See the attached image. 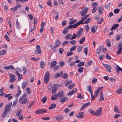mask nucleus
Listing matches in <instances>:
<instances>
[{
  "label": "nucleus",
  "instance_id": "obj_1",
  "mask_svg": "<svg viewBox=\"0 0 122 122\" xmlns=\"http://www.w3.org/2000/svg\"><path fill=\"white\" fill-rule=\"evenodd\" d=\"M12 102H11L5 106L4 110V113L2 115L3 117H5L9 111L12 104Z\"/></svg>",
  "mask_w": 122,
  "mask_h": 122
},
{
  "label": "nucleus",
  "instance_id": "obj_2",
  "mask_svg": "<svg viewBox=\"0 0 122 122\" xmlns=\"http://www.w3.org/2000/svg\"><path fill=\"white\" fill-rule=\"evenodd\" d=\"M26 94L25 93L23 95L22 97L20 98L19 100V101H20L21 100V103L22 104H25L27 103L28 104V102H27V99L26 97Z\"/></svg>",
  "mask_w": 122,
  "mask_h": 122
},
{
  "label": "nucleus",
  "instance_id": "obj_3",
  "mask_svg": "<svg viewBox=\"0 0 122 122\" xmlns=\"http://www.w3.org/2000/svg\"><path fill=\"white\" fill-rule=\"evenodd\" d=\"M116 48L119 49L117 52V55L120 54L122 51V41L118 43V46L116 47Z\"/></svg>",
  "mask_w": 122,
  "mask_h": 122
},
{
  "label": "nucleus",
  "instance_id": "obj_4",
  "mask_svg": "<svg viewBox=\"0 0 122 122\" xmlns=\"http://www.w3.org/2000/svg\"><path fill=\"white\" fill-rule=\"evenodd\" d=\"M50 74L49 71H47L44 76V82L46 84L48 82L49 79Z\"/></svg>",
  "mask_w": 122,
  "mask_h": 122
},
{
  "label": "nucleus",
  "instance_id": "obj_5",
  "mask_svg": "<svg viewBox=\"0 0 122 122\" xmlns=\"http://www.w3.org/2000/svg\"><path fill=\"white\" fill-rule=\"evenodd\" d=\"M36 48V49L35 50L36 53L37 54H41V51L40 45H37Z\"/></svg>",
  "mask_w": 122,
  "mask_h": 122
},
{
  "label": "nucleus",
  "instance_id": "obj_6",
  "mask_svg": "<svg viewBox=\"0 0 122 122\" xmlns=\"http://www.w3.org/2000/svg\"><path fill=\"white\" fill-rule=\"evenodd\" d=\"M47 111L46 109H40L37 110L35 112V113L36 114H41L45 113Z\"/></svg>",
  "mask_w": 122,
  "mask_h": 122
},
{
  "label": "nucleus",
  "instance_id": "obj_7",
  "mask_svg": "<svg viewBox=\"0 0 122 122\" xmlns=\"http://www.w3.org/2000/svg\"><path fill=\"white\" fill-rule=\"evenodd\" d=\"M63 91H59L58 94H56L53 95L54 97H62L64 96V95L63 94Z\"/></svg>",
  "mask_w": 122,
  "mask_h": 122
},
{
  "label": "nucleus",
  "instance_id": "obj_8",
  "mask_svg": "<svg viewBox=\"0 0 122 122\" xmlns=\"http://www.w3.org/2000/svg\"><path fill=\"white\" fill-rule=\"evenodd\" d=\"M102 108L100 107L98 110L96 111V112H95V114L94 115H95L96 116H100L102 114Z\"/></svg>",
  "mask_w": 122,
  "mask_h": 122
},
{
  "label": "nucleus",
  "instance_id": "obj_9",
  "mask_svg": "<svg viewBox=\"0 0 122 122\" xmlns=\"http://www.w3.org/2000/svg\"><path fill=\"white\" fill-rule=\"evenodd\" d=\"M3 68L6 70H15V68L12 65L5 66Z\"/></svg>",
  "mask_w": 122,
  "mask_h": 122
},
{
  "label": "nucleus",
  "instance_id": "obj_10",
  "mask_svg": "<svg viewBox=\"0 0 122 122\" xmlns=\"http://www.w3.org/2000/svg\"><path fill=\"white\" fill-rule=\"evenodd\" d=\"M89 14H87L83 16L81 18V19L79 21L81 24L82 23L83 21L85 20L89 16Z\"/></svg>",
  "mask_w": 122,
  "mask_h": 122
},
{
  "label": "nucleus",
  "instance_id": "obj_11",
  "mask_svg": "<svg viewBox=\"0 0 122 122\" xmlns=\"http://www.w3.org/2000/svg\"><path fill=\"white\" fill-rule=\"evenodd\" d=\"M84 114L83 112H80L76 114V117L78 118L81 119L84 117Z\"/></svg>",
  "mask_w": 122,
  "mask_h": 122
},
{
  "label": "nucleus",
  "instance_id": "obj_12",
  "mask_svg": "<svg viewBox=\"0 0 122 122\" xmlns=\"http://www.w3.org/2000/svg\"><path fill=\"white\" fill-rule=\"evenodd\" d=\"M57 89V86L55 84H54L53 86L52 89V94H54L56 92Z\"/></svg>",
  "mask_w": 122,
  "mask_h": 122
},
{
  "label": "nucleus",
  "instance_id": "obj_13",
  "mask_svg": "<svg viewBox=\"0 0 122 122\" xmlns=\"http://www.w3.org/2000/svg\"><path fill=\"white\" fill-rule=\"evenodd\" d=\"M104 66L107 69V71L110 72L111 71V67L109 65L106 64H103Z\"/></svg>",
  "mask_w": 122,
  "mask_h": 122
},
{
  "label": "nucleus",
  "instance_id": "obj_14",
  "mask_svg": "<svg viewBox=\"0 0 122 122\" xmlns=\"http://www.w3.org/2000/svg\"><path fill=\"white\" fill-rule=\"evenodd\" d=\"M61 42L60 40L59 39H58L55 42V46H56V47H58L61 44Z\"/></svg>",
  "mask_w": 122,
  "mask_h": 122
},
{
  "label": "nucleus",
  "instance_id": "obj_15",
  "mask_svg": "<svg viewBox=\"0 0 122 122\" xmlns=\"http://www.w3.org/2000/svg\"><path fill=\"white\" fill-rule=\"evenodd\" d=\"M98 12L100 15H102L103 12V10L102 6L100 5L98 7Z\"/></svg>",
  "mask_w": 122,
  "mask_h": 122
},
{
  "label": "nucleus",
  "instance_id": "obj_16",
  "mask_svg": "<svg viewBox=\"0 0 122 122\" xmlns=\"http://www.w3.org/2000/svg\"><path fill=\"white\" fill-rule=\"evenodd\" d=\"M57 63L56 61H52L51 63V65L50 66L51 68H52L54 67L56 65Z\"/></svg>",
  "mask_w": 122,
  "mask_h": 122
},
{
  "label": "nucleus",
  "instance_id": "obj_17",
  "mask_svg": "<svg viewBox=\"0 0 122 122\" xmlns=\"http://www.w3.org/2000/svg\"><path fill=\"white\" fill-rule=\"evenodd\" d=\"M76 88H74L72 90V91H70L67 94L68 96L74 94L76 91Z\"/></svg>",
  "mask_w": 122,
  "mask_h": 122
},
{
  "label": "nucleus",
  "instance_id": "obj_18",
  "mask_svg": "<svg viewBox=\"0 0 122 122\" xmlns=\"http://www.w3.org/2000/svg\"><path fill=\"white\" fill-rule=\"evenodd\" d=\"M15 73L18 76V80L19 81H20L21 80L22 77V75L19 73L17 71H16Z\"/></svg>",
  "mask_w": 122,
  "mask_h": 122
},
{
  "label": "nucleus",
  "instance_id": "obj_19",
  "mask_svg": "<svg viewBox=\"0 0 122 122\" xmlns=\"http://www.w3.org/2000/svg\"><path fill=\"white\" fill-rule=\"evenodd\" d=\"M59 121H61L63 119V117L62 116H58L55 117Z\"/></svg>",
  "mask_w": 122,
  "mask_h": 122
},
{
  "label": "nucleus",
  "instance_id": "obj_20",
  "mask_svg": "<svg viewBox=\"0 0 122 122\" xmlns=\"http://www.w3.org/2000/svg\"><path fill=\"white\" fill-rule=\"evenodd\" d=\"M88 10V8L87 7H86L85 9L83 12L81 14V16H84L85 15L86 13Z\"/></svg>",
  "mask_w": 122,
  "mask_h": 122
},
{
  "label": "nucleus",
  "instance_id": "obj_21",
  "mask_svg": "<svg viewBox=\"0 0 122 122\" xmlns=\"http://www.w3.org/2000/svg\"><path fill=\"white\" fill-rule=\"evenodd\" d=\"M103 92L101 91L100 92V97L99 99V101H102L104 100V98L103 96Z\"/></svg>",
  "mask_w": 122,
  "mask_h": 122
},
{
  "label": "nucleus",
  "instance_id": "obj_22",
  "mask_svg": "<svg viewBox=\"0 0 122 122\" xmlns=\"http://www.w3.org/2000/svg\"><path fill=\"white\" fill-rule=\"evenodd\" d=\"M118 26L119 25L117 24H114L112 27V28L111 29V30H115V29L117 28Z\"/></svg>",
  "mask_w": 122,
  "mask_h": 122
},
{
  "label": "nucleus",
  "instance_id": "obj_23",
  "mask_svg": "<svg viewBox=\"0 0 122 122\" xmlns=\"http://www.w3.org/2000/svg\"><path fill=\"white\" fill-rule=\"evenodd\" d=\"M117 66V68L116 69V70L118 73L119 74L120 73V71H122V69L119 67L118 65Z\"/></svg>",
  "mask_w": 122,
  "mask_h": 122
},
{
  "label": "nucleus",
  "instance_id": "obj_24",
  "mask_svg": "<svg viewBox=\"0 0 122 122\" xmlns=\"http://www.w3.org/2000/svg\"><path fill=\"white\" fill-rule=\"evenodd\" d=\"M56 104L55 103H52L51 104V106L49 107V109L51 110L55 108L56 107Z\"/></svg>",
  "mask_w": 122,
  "mask_h": 122
},
{
  "label": "nucleus",
  "instance_id": "obj_25",
  "mask_svg": "<svg viewBox=\"0 0 122 122\" xmlns=\"http://www.w3.org/2000/svg\"><path fill=\"white\" fill-rule=\"evenodd\" d=\"M68 99V98L65 97L60 99L59 101L63 103L66 101Z\"/></svg>",
  "mask_w": 122,
  "mask_h": 122
},
{
  "label": "nucleus",
  "instance_id": "obj_26",
  "mask_svg": "<svg viewBox=\"0 0 122 122\" xmlns=\"http://www.w3.org/2000/svg\"><path fill=\"white\" fill-rule=\"evenodd\" d=\"M116 92L118 94H121L122 93V88L120 87L117 91H116Z\"/></svg>",
  "mask_w": 122,
  "mask_h": 122
},
{
  "label": "nucleus",
  "instance_id": "obj_27",
  "mask_svg": "<svg viewBox=\"0 0 122 122\" xmlns=\"http://www.w3.org/2000/svg\"><path fill=\"white\" fill-rule=\"evenodd\" d=\"M11 95V94H6L5 95L4 97H7L8 100H9L11 99L12 97V96H10Z\"/></svg>",
  "mask_w": 122,
  "mask_h": 122
},
{
  "label": "nucleus",
  "instance_id": "obj_28",
  "mask_svg": "<svg viewBox=\"0 0 122 122\" xmlns=\"http://www.w3.org/2000/svg\"><path fill=\"white\" fill-rule=\"evenodd\" d=\"M16 23L17 27L18 29H19L21 28V26L19 22H18L17 20H16Z\"/></svg>",
  "mask_w": 122,
  "mask_h": 122
},
{
  "label": "nucleus",
  "instance_id": "obj_29",
  "mask_svg": "<svg viewBox=\"0 0 122 122\" xmlns=\"http://www.w3.org/2000/svg\"><path fill=\"white\" fill-rule=\"evenodd\" d=\"M40 67L41 68H42L44 67L45 66V63L44 61H41L40 63Z\"/></svg>",
  "mask_w": 122,
  "mask_h": 122
},
{
  "label": "nucleus",
  "instance_id": "obj_30",
  "mask_svg": "<svg viewBox=\"0 0 122 122\" xmlns=\"http://www.w3.org/2000/svg\"><path fill=\"white\" fill-rule=\"evenodd\" d=\"M92 6L93 8H97L98 6V3L96 2H93Z\"/></svg>",
  "mask_w": 122,
  "mask_h": 122
},
{
  "label": "nucleus",
  "instance_id": "obj_31",
  "mask_svg": "<svg viewBox=\"0 0 122 122\" xmlns=\"http://www.w3.org/2000/svg\"><path fill=\"white\" fill-rule=\"evenodd\" d=\"M27 82L26 81H24L23 82L22 85V88L24 89L26 87Z\"/></svg>",
  "mask_w": 122,
  "mask_h": 122
},
{
  "label": "nucleus",
  "instance_id": "obj_32",
  "mask_svg": "<svg viewBox=\"0 0 122 122\" xmlns=\"http://www.w3.org/2000/svg\"><path fill=\"white\" fill-rule=\"evenodd\" d=\"M85 39L84 37H83L81 38L79 41V43L80 44H82L84 41Z\"/></svg>",
  "mask_w": 122,
  "mask_h": 122
},
{
  "label": "nucleus",
  "instance_id": "obj_33",
  "mask_svg": "<svg viewBox=\"0 0 122 122\" xmlns=\"http://www.w3.org/2000/svg\"><path fill=\"white\" fill-rule=\"evenodd\" d=\"M81 24L80 23L79 21L78 22H77L75 24L72 25V28H75L76 27H77L78 26L80 25Z\"/></svg>",
  "mask_w": 122,
  "mask_h": 122
},
{
  "label": "nucleus",
  "instance_id": "obj_34",
  "mask_svg": "<svg viewBox=\"0 0 122 122\" xmlns=\"http://www.w3.org/2000/svg\"><path fill=\"white\" fill-rule=\"evenodd\" d=\"M106 43L108 47H110L111 46V43L109 39H107L106 41Z\"/></svg>",
  "mask_w": 122,
  "mask_h": 122
},
{
  "label": "nucleus",
  "instance_id": "obj_35",
  "mask_svg": "<svg viewBox=\"0 0 122 122\" xmlns=\"http://www.w3.org/2000/svg\"><path fill=\"white\" fill-rule=\"evenodd\" d=\"M21 114V110H20L19 111H18L16 114V115L17 116L19 117L21 116L22 115Z\"/></svg>",
  "mask_w": 122,
  "mask_h": 122
},
{
  "label": "nucleus",
  "instance_id": "obj_36",
  "mask_svg": "<svg viewBox=\"0 0 122 122\" xmlns=\"http://www.w3.org/2000/svg\"><path fill=\"white\" fill-rule=\"evenodd\" d=\"M98 26H97L95 25L92 26L91 28V30H97Z\"/></svg>",
  "mask_w": 122,
  "mask_h": 122
},
{
  "label": "nucleus",
  "instance_id": "obj_37",
  "mask_svg": "<svg viewBox=\"0 0 122 122\" xmlns=\"http://www.w3.org/2000/svg\"><path fill=\"white\" fill-rule=\"evenodd\" d=\"M45 24V22H42L41 23L40 30H43L44 29V26Z\"/></svg>",
  "mask_w": 122,
  "mask_h": 122
},
{
  "label": "nucleus",
  "instance_id": "obj_38",
  "mask_svg": "<svg viewBox=\"0 0 122 122\" xmlns=\"http://www.w3.org/2000/svg\"><path fill=\"white\" fill-rule=\"evenodd\" d=\"M71 35L70 34H69L67 35L65 37V38L66 39H68L70 38Z\"/></svg>",
  "mask_w": 122,
  "mask_h": 122
},
{
  "label": "nucleus",
  "instance_id": "obj_39",
  "mask_svg": "<svg viewBox=\"0 0 122 122\" xmlns=\"http://www.w3.org/2000/svg\"><path fill=\"white\" fill-rule=\"evenodd\" d=\"M77 21L75 19L72 20H71L69 23V24L71 25L72 24H74L76 23Z\"/></svg>",
  "mask_w": 122,
  "mask_h": 122
},
{
  "label": "nucleus",
  "instance_id": "obj_40",
  "mask_svg": "<svg viewBox=\"0 0 122 122\" xmlns=\"http://www.w3.org/2000/svg\"><path fill=\"white\" fill-rule=\"evenodd\" d=\"M75 83H73L68 86V88L69 89H71L75 86Z\"/></svg>",
  "mask_w": 122,
  "mask_h": 122
},
{
  "label": "nucleus",
  "instance_id": "obj_41",
  "mask_svg": "<svg viewBox=\"0 0 122 122\" xmlns=\"http://www.w3.org/2000/svg\"><path fill=\"white\" fill-rule=\"evenodd\" d=\"M84 62L81 61V62H80L77 65V66L78 67H79L81 66H84Z\"/></svg>",
  "mask_w": 122,
  "mask_h": 122
},
{
  "label": "nucleus",
  "instance_id": "obj_42",
  "mask_svg": "<svg viewBox=\"0 0 122 122\" xmlns=\"http://www.w3.org/2000/svg\"><path fill=\"white\" fill-rule=\"evenodd\" d=\"M82 31H78L77 33V37L78 38L81 35Z\"/></svg>",
  "mask_w": 122,
  "mask_h": 122
},
{
  "label": "nucleus",
  "instance_id": "obj_43",
  "mask_svg": "<svg viewBox=\"0 0 122 122\" xmlns=\"http://www.w3.org/2000/svg\"><path fill=\"white\" fill-rule=\"evenodd\" d=\"M77 47L76 46H72L71 48L70 49V51H74L75 50Z\"/></svg>",
  "mask_w": 122,
  "mask_h": 122
},
{
  "label": "nucleus",
  "instance_id": "obj_44",
  "mask_svg": "<svg viewBox=\"0 0 122 122\" xmlns=\"http://www.w3.org/2000/svg\"><path fill=\"white\" fill-rule=\"evenodd\" d=\"M47 98L46 97H43L42 99V102L43 103L45 102H46L47 100Z\"/></svg>",
  "mask_w": 122,
  "mask_h": 122
},
{
  "label": "nucleus",
  "instance_id": "obj_45",
  "mask_svg": "<svg viewBox=\"0 0 122 122\" xmlns=\"http://www.w3.org/2000/svg\"><path fill=\"white\" fill-rule=\"evenodd\" d=\"M59 66V65H56L54 67L53 69L54 70L56 71L58 69Z\"/></svg>",
  "mask_w": 122,
  "mask_h": 122
},
{
  "label": "nucleus",
  "instance_id": "obj_46",
  "mask_svg": "<svg viewBox=\"0 0 122 122\" xmlns=\"http://www.w3.org/2000/svg\"><path fill=\"white\" fill-rule=\"evenodd\" d=\"M82 49V47L80 46L78 47L77 48V52L78 53L80 52Z\"/></svg>",
  "mask_w": 122,
  "mask_h": 122
},
{
  "label": "nucleus",
  "instance_id": "obj_47",
  "mask_svg": "<svg viewBox=\"0 0 122 122\" xmlns=\"http://www.w3.org/2000/svg\"><path fill=\"white\" fill-rule=\"evenodd\" d=\"M21 93V90H18L17 94L15 95V96L16 97H18Z\"/></svg>",
  "mask_w": 122,
  "mask_h": 122
},
{
  "label": "nucleus",
  "instance_id": "obj_48",
  "mask_svg": "<svg viewBox=\"0 0 122 122\" xmlns=\"http://www.w3.org/2000/svg\"><path fill=\"white\" fill-rule=\"evenodd\" d=\"M84 67H81L79 68L78 69V71L79 72L81 73L83 71Z\"/></svg>",
  "mask_w": 122,
  "mask_h": 122
},
{
  "label": "nucleus",
  "instance_id": "obj_49",
  "mask_svg": "<svg viewBox=\"0 0 122 122\" xmlns=\"http://www.w3.org/2000/svg\"><path fill=\"white\" fill-rule=\"evenodd\" d=\"M99 90L97 89L96 91L95 92L94 94L95 96L96 97H97V96L99 94Z\"/></svg>",
  "mask_w": 122,
  "mask_h": 122
},
{
  "label": "nucleus",
  "instance_id": "obj_50",
  "mask_svg": "<svg viewBox=\"0 0 122 122\" xmlns=\"http://www.w3.org/2000/svg\"><path fill=\"white\" fill-rule=\"evenodd\" d=\"M90 104V102H88L83 104L82 105V106L84 108H85L86 107H87V106H89V105Z\"/></svg>",
  "mask_w": 122,
  "mask_h": 122
},
{
  "label": "nucleus",
  "instance_id": "obj_51",
  "mask_svg": "<svg viewBox=\"0 0 122 122\" xmlns=\"http://www.w3.org/2000/svg\"><path fill=\"white\" fill-rule=\"evenodd\" d=\"M120 11L119 9H117L114 10V13L115 14H118Z\"/></svg>",
  "mask_w": 122,
  "mask_h": 122
},
{
  "label": "nucleus",
  "instance_id": "obj_52",
  "mask_svg": "<svg viewBox=\"0 0 122 122\" xmlns=\"http://www.w3.org/2000/svg\"><path fill=\"white\" fill-rule=\"evenodd\" d=\"M91 20V18H88L87 20H86L84 22V23L85 24H87Z\"/></svg>",
  "mask_w": 122,
  "mask_h": 122
},
{
  "label": "nucleus",
  "instance_id": "obj_53",
  "mask_svg": "<svg viewBox=\"0 0 122 122\" xmlns=\"http://www.w3.org/2000/svg\"><path fill=\"white\" fill-rule=\"evenodd\" d=\"M88 111L90 113H92V114L94 115L95 114V112L92 109H90L88 110Z\"/></svg>",
  "mask_w": 122,
  "mask_h": 122
},
{
  "label": "nucleus",
  "instance_id": "obj_54",
  "mask_svg": "<svg viewBox=\"0 0 122 122\" xmlns=\"http://www.w3.org/2000/svg\"><path fill=\"white\" fill-rule=\"evenodd\" d=\"M87 90L89 92L91 91L92 90V87L90 85H88L87 86Z\"/></svg>",
  "mask_w": 122,
  "mask_h": 122
},
{
  "label": "nucleus",
  "instance_id": "obj_55",
  "mask_svg": "<svg viewBox=\"0 0 122 122\" xmlns=\"http://www.w3.org/2000/svg\"><path fill=\"white\" fill-rule=\"evenodd\" d=\"M63 49L62 48H60L59 49V51L60 54H62L63 52Z\"/></svg>",
  "mask_w": 122,
  "mask_h": 122
},
{
  "label": "nucleus",
  "instance_id": "obj_56",
  "mask_svg": "<svg viewBox=\"0 0 122 122\" xmlns=\"http://www.w3.org/2000/svg\"><path fill=\"white\" fill-rule=\"evenodd\" d=\"M97 78H94L92 81V83L93 84L96 82L97 81Z\"/></svg>",
  "mask_w": 122,
  "mask_h": 122
},
{
  "label": "nucleus",
  "instance_id": "obj_57",
  "mask_svg": "<svg viewBox=\"0 0 122 122\" xmlns=\"http://www.w3.org/2000/svg\"><path fill=\"white\" fill-rule=\"evenodd\" d=\"M88 50L87 47H86L85 48L84 50V53L86 56H87V55Z\"/></svg>",
  "mask_w": 122,
  "mask_h": 122
},
{
  "label": "nucleus",
  "instance_id": "obj_58",
  "mask_svg": "<svg viewBox=\"0 0 122 122\" xmlns=\"http://www.w3.org/2000/svg\"><path fill=\"white\" fill-rule=\"evenodd\" d=\"M89 28V27L88 25H86L84 26V29L86 30H88Z\"/></svg>",
  "mask_w": 122,
  "mask_h": 122
},
{
  "label": "nucleus",
  "instance_id": "obj_59",
  "mask_svg": "<svg viewBox=\"0 0 122 122\" xmlns=\"http://www.w3.org/2000/svg\"><path fill=\"white\" fill-rule=\"evenodd\" d=\"M72 82V81L71 80H69L67 81L65 84V86H68L69 84L71 83Z\"/></svg>",
  "mask_w": 122,
  "mask_h": 122
},
{
  "label": "nucleus",
  "instance_id": "obj_60",
  "mask_svg": "<svg viewBox=\"0 0 122 122\" xmlns=\"http://www.w3.org/2000/svg\"><path fill=\"white\" fill-rule=\"evenodd\" d=\"M66 20H63L61 22V25L62 26H65L66 24Z\"/></svg>",
  "mask_w": 122,
  "mask_h": 122
},
{
  "label": "nucleus",
  "instance_id": "obj_61",
  "mask_svg": "<svg viewBox=\"0 0 122 122\" xmlns=\"http://www.w3.org/2000/svg\"><path fill=\"white\" fill-rule=\"evenodd\" d=\"M114 111L115 112H118V109L117 108V106H115L114 108Z\"/></svg>",
  "mask_w": 122,
  "mask_h": 122
},
{
  "label": "nucleus",
  "instance_id": "obj_62",
  "mask_svg": "<svg viewBox=\"0 0 122 122\" xmlns=\"http://www.w3.org/2000/svg\"><path fill=\"white\" fill-rule=\"evenodd\" d=\"M68 77V74L66 73H65L62 76V77L64 79Z\"/></svg>",
  "mask_w": 122,
  "mask_h": 122
},
{
  "label": "nucleus",
  "instance_id": "obj_63",
  "mask_svg": "<svg viewBox=\"0 0 122 122\" xmlns=\"http://www.w3.org/2000/svg\"><path fill=\"white\" fill-rule=\"evenodd\" d=\"M69 43L68 41H64L62 44V46H64L66 45H67Z\"/></svg>",
  "mask_w": 122,
  "mask_h": 122
},
{
  "label": "nucleus",
  "instance_id": "obj_64",
  "mask_svg": "<svg viewBox=\"0 0 122 122\" xmlns=\"http://www.w3.org/2000/svg\"><path fill=\"white\" fill-rule=\"evenodd\" d=\"M47 5L49 6H51L52 5L51 2L50 0H49L47 2Z\"/></svg>",
  "mask_w": 122,
  "mask_h": 122
}]
</instances>
